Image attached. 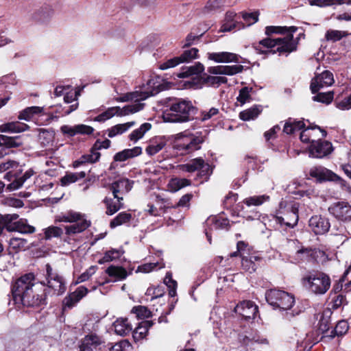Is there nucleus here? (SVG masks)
Wrapping results in <instances>:
<instances>
[{
	"mask_svg": "<svg viewBox=\"0 0 351 351\" xmlns=\"http://www.w3.org/2000/svg\"><path fill=\"white\" fill-rule=\"evenodd\" d=\"M330 314V310L325 311L319 319V330L322 332H325L329 329Z\"/></svg>",
	"mask_w": 351,
	"mask_h": 351,
	"instance_id": "nucleus-51",
	"label": "nucleus"
},
{
	"mask_svg": "<svg viewBox=\"0 0 351 351\" xmlns=\"http://www.w3.org/2000/svg\"><path fill=\"white\" fill-rule=\"evenodd\" d=\"M123 199L122 197H114L113 199L105 197L103 202L106 207V215H112L122 208L123 207Z\"/></svg>",
	"mask_w": 351,
	"mask_h": 351,
	"instance_id": "nucleus-26",
	"label": "nucleus"
},
{
	"mask_svg": "<svg viewBox=\"0 0 351 351\" xmlns=\"http://www.w3.org/2000/svg\"><path fill=\"white\" fill-rule=\"evenodd\" d=\"M239 341L247 349L252 348L254 343L261 344H267L268 341L266 338L261 337L259 334H250V335H241L239 336Z\"/></svg>",
	"mask_w": 351,
	"mask_h": 351,
	"instance_id": "nucleus-25",
	"label": "nucleus"
},
{
	"mask_svg": "<svg viewBox=\"0 0 351 351\" xmlns=\"http://www.w3.org/2000/svg\"><path fill=\"white\" fill-rule=\"evenodd\" d=\"M52 10L47 7H42L36 10L32 14L31 18L38 23H46L51 17Z\"/></svg>",
	"mask_w": 351,
	"mask_h": 351,
	"instance_id": "nucleus-35",
	"label": "nucleus"
},
{
	"mask_svg": "<svg viewBox=\"0 0 351 351\" xmlns=\"http://www.w3.org/2000/svg\"><path fill=\"white\" fill-rule=\"evenodd\" d=\"M103 343L102 338L95 333L86 335L80 346V349L86 351H92V348H97Z\"/></svg>",
	"mask_w": 351,
	"mask_h": 351,
	"instance_id": "nucleus-24",
	"label": "nucleus"
},
{
	"mask_svg": "<svg viewBox=\"0 0 351 351\" xmlns=\"http://www.w3.org/2000/svg\"><path fill=\"white\" fill-rule=\"evenodd\" d=\"M348 35L346 32L329 29L325 34V38L328 41L337 42Z\"/></svg>",
	"mask_w": 351,
	"mask_h": 351,
	"instance_id": "nucleus-47",
	"label": "nucleus"
},
{
	"mask_svg": "<svg viewBox=\"0 0 351 351\" xmlns=\"http://www.w3.org/2000/svg\"><path fill=\"white\" fill-rule=\"evenodd\" d=\"M145 106L144 103L137 102L133 103L130 105H126L122 108L119 106H114L108 108L105 112L99 114L95 117L96 121H104L112 118L114 116L124 117L136 113L142 109Z\"/></svg>",
	"mask_w": 351,
	"mask_h": 351,
	"instance_id": "nucleus-9",
	"label": "nucleus"
},
{
	"mask_svg": "<svg viewBox=\"0 0 351 351\" xmlns=\"http://www.w3.org/2000/svg\"><path fill=\"white\" fill-rule=\"evenodd\" d=\"M110 277L114 278V281L122 280L128 276L127 271L122 267L111 265L106 270Z\"/></svg>",
	"mask_w": 351,
	"mask_h": 351,
	"instance_id": "nucleus-37",
	"label": "nucleus"
},
{
	"mask_svg": "<svg viewBox=\"0 0 351 351\" xmlns=\"http://www.w3.org/2000/svg\"><path fill=\"white\" fill-rule=\"evenodd\" d=\"M204 70V65L200 62H197L194 65L182 67V70L178 73L177 76L179 78H185L194 75L197 76L202 73Z\"/></svg>",
	"mask_w": 351,
	"mask_h": 351,
	"instance_id": "nucleus-29",
	"label": "nucleus"
},
{
	"mask_svg": "<svg viewBox=\"0 0 351 351\" xmlns=\"http://www.w3.org/2000/svg\"><path fill=\"white\" fill-rule=\"evenodd\" d=\"M308 173L311 178H315L318 182L333 180L336 177V174L322 166L313 167L310 169Z\"/></svg>",
	"mask_w": 351,
	"mask_h": 351,
	"instance_id": "nucleus-22",
	"label": "nucleus"
},
{
	"mask_svg": "<svg viewBox=\"0 0 351 351\" xmlns=\"http://www.w3.org/2000/svg\"><path fill=\"white\" fill-rule=\"evenodd\" d=\"M260 110L257 107H252L239 113V118L243 121L254 119L258 117Z\"/></svg>",
	"mask_w": 351,
	"mask_h": 351,
	"instance_id": "nucleus-49",
	"label": "nucleus"
},
{
	"mask_svg": "<svg viewBox=\"0 0 351 351\" xmlns=\"http://www.w3.org/2000/svg\"><path fill=\"white\" fill-rule=\"evenodd\" d=\"M298 203L282 200L279 204L278 215L280 214L283 216L263 217V222L265 226H268L269 228H276L278 225H280V226H285L287 228H293L298 222Z\"/></svg>",
	"mask_w": 351,
	"mask_h": 351,
	"instance_id": "nucleus-3",
	"label": "nucleus"
},
{
	"mask_svg": "<svg viewBox=\"0 0 351 351\" xmlns=\"http://www.w3.org/2000/svg\"><path fill=\"white\" fill-rule=\"evenodd\" d=\"M165 267L163 263H148L139 265L137 268V271L142 273H149L157 268L160 269Z\"/></svg>",
	"mask_w": 351,
	"mask_h": 351,
	"instance_id": "nucleus-52",
	"label": "nucleus"
},
{
	"mask_svg": "<svg viewBox=\"0 0 351 351\" xmlns=\"http://www.w3.org/2000/svg\"><path fill=\"white\" fill-rule=\"evenodd\" d=\"M132 219V215L127 212H121L119 213L110 223L111 228H114L129 222Z\"/></svg>",
	"mask_w": 351,
	"mask_h": 351,
	"instance_id": "nucleus-42",
	"label": "nucleus"
},
{
	"mask_svg": "<svg viewBox=\"0 0 351 351\" xmlns=\"http://www.w3.org/2000/svg\"><path fill=\"white\" fill-rule=\"evenodd\" d=\"M90 226V221L87 220L84 217L72 225L66 226L64 227L65 233L67 235L81 233L86 230Z\"/></svg>",
	"mask_w": 351,
	"mask_h": 351,
	"instance_id": "nucleus-27",
	"label": "nucleus"
},
{
	"mask_svg": "<svg viewBox=\"0 0 351 351\" xmlns=\"http://www.w3.org/2000/svg\"><path fill=\"white\" fill-rule=\"evenodd\" d=\"M302 283L304 287L315 294L322 295L329 289L330 278L323 272L312 271L302 277Z\"/></svg>",
	"mask_w": 351,
	"mask_h": 351,
	"instance_id": "nucleus-5",
	"label": "nucleus"
},
{
	"mask_svg": "<svg viewBox=\"0 0 351 351\" xmlns=\"http://www.w3.org/2000/svg\"><path fill=\"white\" fill-rule=\"evenodd\" d=\"M12 296L16 303L27 306H38L45 303L46 288L40 282H36L32 273L21 276L12 286Z\"/></svg>",
	"mask_w": 351,
	"mask_h": 351,
	"instance_id": "nucleus-2",
	"label": "nucleus"
},
{
	"mask_svg": "<svg viewBox=\"0 0 351 351\" xmlns=\"http://www.w3.org/2000/svg\"><path fill=\"white\" fill-rule=\"evenodd\" d=\"M306 122L308 125H306L304 121L289 118L283 125L282 132H298L300 130L305 132L309 130H319V132H326L324 130H322L318 125L313 124L308 121H306Z\"/></svg>",
	"mask_w": 351,
	"mask_h": 351,
	"instance_id": "nucleus-15",
	"label": "nucleus"
},
{
	"mask_svg": "<svg viewBox=\"0 0 351 351\" xmlns=\"http://www.w3.org/2000/svg\"><path fill=\"white\" fill-rule=\"evenodd\" d=\"M297 30V27L291 26L290 27L280 26H267L265 28V34L268 36L272 34H280L282 36L276 38H265L261 40L258 44H255L254 47L261 53H279L286 54L296 51L298 47L297 39L293 38V33Z\"/></svg>",
	"mask_w": 351,
	"mask_h": 351,
	"instance_id": "nucleus-1",
	"label": "nucleus"
},
{
	"mask_svg": "<svg viewBox=\"0 0 351 351\" xmlns=\"http://www.w3.org/2000/svg\"><path fill=\"white\" fill-rule=\"evenodd\" d=\"M84 217V215L80 213L69 210L56 216L55 221L56 222L75 223Z\"/></svg>",
	"mask_w": 351,
	"mask_h": 351,
	"instance_id": "nucleus-36",
	"label": "nucleus"
},
{
	"mask_svg": "<svg viewBox=\"0 0 351 351\" xmlns=\"http://www.w3.org/2000/svg\"><path fill=\"white\" fill-rule=\"evenodd\" d=\"M142 153V148L136 146L132 149H125L121 152H117L114 156L115 161L123 162L128 159L132 158L141 155Z\"/></svg>",
	"mask_w": 351,
	"mask_h": 351,
	"instance_id": "nucleus-28",
	"label": "nucleus"
},
{
	"mask_svg": "<svg viewBox=\"0 0 351 351\" xmlns=\"http://www.w3.org/2000/svg\"><path fill=\"white\" fill-rule=\"evenodd\" d=\"M269 196L267 195H263L247 197L243 200V202L248 206H260L264 202L269 201Z\"/></svg>",
	"mask_w": 351,
	"mask_h": 351,
	"instance_id": "nucleus-46",
	"label": "nucleus"
},
{
	"mask_svg": "<svg viewBox=\"0 0 351 351\" xmlns=\"http://www.w3.org/2000/svg\"><path fill=\"white\" fill-rule=\"evenodd\" d=\"M252 91V88H250L247 86L242 88L239 90V94L237 98V101L241 103V104H244L246 102H249L251 99L250 92Z\"/></svg>",
	"mask_w": 351,
	"mask_h": 351,
	"instance_id": "nucleus-57",
	"label": "nucleus"
},
{
	"mask_svg": "<svg viewBox=\"0 0 351 351\" xmlns=\"http://www.w3.org/2000/svg\"><path fill=\"white\" fill-rule=\"evenodd\" d=\"M113 328L116 334L120 336L128 335L132 330L131 324L127 318H118L113 323Z\"/></svg>",
	"mask_w": 351,
	"mask_h": 351,
	"instance_id": "nucleus-30",
	"label": "nucleus"
},
{
	"mask_svg": "<svg viewBox=\"0 0 351 351\" xmlns=\"http://www.w3.org/2000/svg\"><path fill=\"white\" fill-rule=\"evenodd\" d=\"M180 169L190 173L199 171L200 176L204 179H207L212 173L210 166L208 163H205L201 158H196L186 164L182 165Z\"/></svg>",
	"mask_w": 351,
	"mask_h": 351,
	"instance_id": "nucleus-13",
	"label": "nucleus"
},
{
	"mask_svg": "<svg viewBox=\"0 0 351 351\" xmlns=\"http://www.w3.org/2000/svg\"><path fill=\"white\" fill-rule=\"evenodd\" d=\"M324 252L319 250L302 246L295 252L294 259L296 262H315L319 256H324Z\"/></svg>",
	"mask_w": 351,
	"mask_h": 351,
	"instance_id": "nucleus-18",
	"label": "nucleus"
},
{
	"mask_svg": "<svg viewBox=\"0 0 351 351\" xmlns=\"http://www.w3.org/2000/svg\"><path fill=\"white\" fill-rule=\"evenodd\" d=\"M132 311L140 319L148 318L151 316V311L144 306H134Z\"/></svg>",
	"mask_w": 351,
	"mask_h": 351,
	"instance_id": "nucleus-58",
	"label": "nucleus"
},
{
	"mask_svg": "<svg viewBox=\"0 0 351 351\" xmlns=\"http://www.w3.org/2000/svg\"><path fill=\"white\" fill-rule=\"evenodd\" d=\"M349 326L346 321L341 320L337 322L335 328L332 331V335L331 336H341L347 332L348 330Z\"/></svg>",
	"mask_w": 351,
	"mask_h": 351,
	"instance_id": "nucleus-53",
	"label": "nucleus"
},
{
	"mask_svg": "<svg viewBox=\"0 0 351 351\" xmlns=\"http://www.w3.org/2000/svg\"><path fill=\"white\" fill-rule=\"evenodd\" d=\"M132 346L128 340H122L111 347L110 351H130Z\"/></svg>",
	"mask_w": 351,
	"mask_h": 351,
	"instance_id": "nucleus-62",
	"label": "nucleus"
},
{
	"mask_svg": "<svg viewBox=\"0 0 351 351\" xmlns=\"http://www.w3.org/2000/svg\"><path fill=\"white\" fill-rule=\"evenodd\" d=\"M27 243L25 239L13 237L9 241V248L15 252L24 250L27 247Z\"/></svg>",
	"mask_w": 351,
	"mask_h": 351,
	"instance_id": "nucleus-44",
	"label": "nucleus"
},
{
	"mask_svg": "<svg viewBox=\"0 0 351 351\" xmlns=\"http://www.w3.org/2000/svg\"><path fill=\"white\" fill-rule=\"evenodd\" d=\"M164 103L169 107L163 115L166 121L185 122L189 120V112L193 108L191 101L177 98H166Z\"/></svg>",
	"mask_w": 351,
	"mask_h": 351,
	"instance_id": "nucleus-4",
	"label": "nucleus"
},
{
	"mask_svg": "<svg viewBox=\"0 0 351 351\" xmlns=\"http://www.w3.org/2000/svg\"><path fill=\"white\" fill-rule=\"evenodd\" d=\"M265 299L274 309L280 311L289 310L295 304V298L292 294L279 289L267 291Z\"/></svg>",
	"mask_w": 351,
	"mask_h": 351,
	"instance_id": "nucleus-6",
	"label": "nucleus"
},
{
	"mask_svg": "<svg viewBox=\"0 0 351 351\" xmlns=\"http://www.w3.org/2000/svg\"><path fill=\"white\" fill-rule=\"evenodd\" d=\"M13 230L23 234H32L36 231V228L28 224L27 219H20L14 223Z\"/></svg>",
	"mask_w": 351,
	"mask_h": 351,
	"instance_id": "nucleus-40",
	"label": "nucleus"
},
{
	"mask_svg": "<svg viewBox=\"0 0 351 351\" xmlns=\"http://www.w3.org/2000/svg\"><path fill=\"white\" fill-rule=\"evenodd\" d=\"M191 184V181L186 178H173L169 184V190L171 192H176L182 188Z\"/></svg>",
	"mask_w": 351,
	"mask_h": 351,
	"instance_id": "nucleus-41",
	"label": "nucleus"
},
{
	"mask_svg": "<svg viewBox=\"0 0 351 351\" xmlns=\"http://www.w3.org/2000/svg\"><path fill=\"white\" fill-rule=\"evenodd\" d=\"M347 304L346 298L342 294H339L332 298L331 301V308L334 310L340 308Z\"/></svg>",
	"mask_w": 351,
	"mask_h": 351,
	"instance_id": "nucleus-61",
	"label": "nucleus"
},
{
	"mask_svg": "<svg viewBox=\"0 0 351 351\" xmlns=\"http://www.w3.org/2000/svg\"><path fill=\"white\" fill-rule=\"evenodd\" d=\"M45 280L42 282L49 289V293L56 295H62L66 289L64 278L58 274L49 264L45 265Z\"/></svg>",
	"mask_w": 351,
	"mask_h": 351,
	"instance_id": "nucleus-8",
	"label": "nucleus"
},
{
	"mask_svg": "<svg viewBox=\"0 0 351 351\" xmlns=\"http://www.w3.org/2000/svg\"><path fill=\"white\" fill-rule=\"evenodd\" d=\"M219 113V110L218 108L212 107L208 110H204L201 111L199 119L202 121L208 120L213 117L214 116L217 115Z\"/></svg>",
	"mask_w": 351,
	"mask_h": 351,
	"instance_id": "nucleus-60",
	"label": "nucleus"
},
{
	"mask_svg": "<svg viewBox=\"0 0 351 351\" xmlns=\"http://www.w3.org/2000/svg\"><path fill=\"white\" fill-rule=\"evenodd\" d=\"M110 141L108 139H105L104 141L97 140L92 147L90 152L89 154L83 155L80 158V160H76L74 162V167H77L80 164L86 162L94 163L98 161L101 156L99 150L102 148L107 149L110 147Z\"/></svg>",
	"mask_w": 351,
	"mask_h": 351,
	"instance_id": "nucleus-11",
	"label": "nucleus"
},
{
	"mask_svg": "<svg viewBox=\"0 0 351 351\" xmlns=\"http://www.w3.org/2000/svg\"><path fill=\"white\" fill-rule=\"evenodd\" d=\"M206 225L210 227V229H228L229 220L221 217L211 216L206 221Z\"/></svg>",
	"mask_w": 351,
	"mask_h": 351,
	"instance_id": "nucleus-34",
	"label": "nucleus"
},
{
	"mask_svg": "<svg viewBox=\"0 0 351 351\" xmlns=\"http://www.w3.org/2000/svg\"><path fill=\"white\" fill-rule=\"evenodd\" d=\"M178 141L173 145V148L181 152V154H190L201 148L204 142V137L195 136L193 134L176 137Z\"/></svg>",
	"mask_w": 351,
	"mask_h": 351,
	"instance_id": "nucleus-10",
	"label": "nucleus"
},
{
	"mask_svg": "<svg viewBox=\"0 0 351 351\" xmlns=\"http://www.w3.org/2000/svg\"><path fill=\"white\" fill-rule=\"evenodd\" d=\"M234 311L245 319H254L258 312V306L250 300H245L238 304Z\"/></svg>",
	"mask_w": 351,
	"mask_h": 351,
	"instance_id": "nucleus-19",
	"label": "nucleus"
},
{
	"mask_svg": "<svg viewBox=\"0 0 351 351\" xmlns=\"http://www.w3.org/2000/svg\"><path fill=\"white\" fill-rule=\"evenodd\" d=\"M159 86H160L158 85L156 87H152L151 90L134 91L127 93L121 97L116 98L115 100L118 102H128L132 101H134V103L141 102L149 97L157 94L160 90Z\"/></svg>",
	"mask_w": 351,
	"mask_h": 351,
	"instance_id": "nucleus-14",
	"label": "nucleus"
},
{
	"mask_svg": "<svg viewBox=\"0 0 351 351\" xmlns=\"http://www.w3.org/2000/svg\"><path fill=\"white\" fill-rule=\"evenodd\" d=\"M134 182L128 178H121L112 183L110 190L114 197H118L119 194L128 193L133 187Z\"/></svg>",
	"mask_w": 351,
	"mask_h": 351,
	"instance_id": "nucleus-21",
	"label": "nucleus"
},
{
	"mask_svg": "<svg viewBox=\"0 0 351 351\" xmlns=\"http://www.w3.org/2000/svg\"><path fill=\"white\" fill-rule=\"evenodd\" d=\"M224 75H234L235 74L241 73L243 70V66L240 64L235 65H226L223 66Z\"/></svg>",
	"mask_w": 351,
	"mask_h": 351,
	"instance_id": "nucleus-63",
	"label": "nucleus"
},
{
	"mask_svg": "<svg viewBox=\"0 0 351 351\" xmlns=\"http://www.w3.org/2000/svg\"><path fill=\"white\" fill-rule=\"evenodd\" d=\"M167 141L165 136L156 137L150 141L145 152L149 156H154L158 153L166 145Z\"/></svg>",
	"mask_w": 351,
	"mask_h": 351,
	"instance_id": "nucleus-31",
	"label": "nucleus"
},
{
	"mask_svg": "<svg viewBox=\"0 0 351 351\" xmlns=\"http://www.w3.org/2000/svg\"><path fill=\"white\" fill-rule=\"evenodd\" d=\"M63 231L62 228L53 226H49L44 230L45 239L46 240H50L52 238L60 237Z\"/></svg>",
	"mask_w": 351,
	"mask_h": 351,
	"instance_id": "nucleus-48",
	"label": "nucleus"
},
{
	"mask_svg": "<svg viewBox=\"0 0 351 351\" xmlns=\"http://www.w3.org/2000/svg\"><path fill=\"white\" fill-rule=\"evenodd\" d=\"M22 145L20 136H8L0 134V146L6 147H17Z\"/></svg>",
	"mask_w": 351,
	"mask_h": 351,
	"instance_id": "nucleus-39",
	"label": "nucleus"
},
{
	"mask_svg": "<svg viewBox=\"0 0 351 351\" xmlns=\"http://www.w3.org/2000/svg\"><path fill=\"white\" fill-rule=\"evenodd\" d=\"M164 282L169 288V295L174 297L176 295L177 282L172 278V274L170 272L167 273Z\"/></svg>",
	"mask_w": 351,
	"mask_h": 351,
	"instance_id": "nucleus-50",
	"label": "nucleus"
},
{
	"mask_svg": "<svg viewBox=\"0 0 351 351\" xmlns=\"http://www.w3.org/2000/svg\"><path fill=\"white\" fill-rule=\"evenodd\" d=\"M31 125L19 121H13L0 125V132H25L30 130Z\"/></svg>",
	"mask_w": 351,
	"mask_h": 351,
	"instance_id": "nucleus-33",
	"label": "nucleus"
},
{
	"mask_svg": "<svg viewBox=\"0 0 351 351\" xmlns=\"http://www.w3.org/2000/svg\"><path fill=\"white\" fill-rule=\"evenodd\" d=\"M333 150L332 143L326 141H313L309 147V154L314 158H323Z\"/></svg>",
	"mask_w": 351,
	"mask_h": 351,
	"instance_id": "nucleus-17",
	"label": "nucleus"
},
{
	"mask_svg": "<svg viewBox=\"0 0 351 351\" xmlns=\"http://www.w3.org/2000/svg\"><path fill=\"white\" fill-rule=\"evenodd\" d=\"M241 265L243 269L250 273H252L256 271L257 265L252 258H249L247 256H243L241 261Z\"/></svg>",
	"mask_w": 351,
	"mask_h": 351,
	"instance_id": "nucleus-59",
	"label": "nucleus"
},
{
	"mask_svg": "<svg viewBox=\"0 0 351 351\" xmlns=\"http://www.w3.org/2000/svg\"><path fill=\"white\" fill-rule=\"evenodd\" d=\"M240 56L236 53L222 51L208 53V58L215 62H239Z\"/></svg>",
	"mask_w": 351,
	"mask_h": 351,
	"instance_id": "nucleus-23",
	"label": "nucleus"
},
{
	"mask_svg": "<svg viewBox=\"0 0 351 351\" xmlns=\"http://www.w3.org/2000/svg\"><path fill=\"white\" fill-rule=\"evenodd\" d=\"M34 173V171L30 169L27 170L23 176L16 178L12 182L9 184L7 186L8 190L12 191H15L21 188L24 182L29 178H30Z\"/></svg>",
	"mask_w": 351,
	"mask_h": 351,
	"instance_id": "nucleus-38",
	"label": "nucleus"
},
{
	"mask_svg": "<svg viewBox=\"0 0 351 351\" xmlns=\"http://www.w3.org/2000/svg\"><path fill=\"white\" fill-rule=\"evenodd\" d=\"M308 226L315 234H323L328 231L330 224L328 219L314 215L310 218Z\"/></svg>",
	"mask_w": 351,
	"mask_h": 351,
	"instance_id": "nucleus-20",
	"label": "nucleus"
},
{
	"mask_svg": "<svg viewBox=\"0 0 351 351\" xmlns=\"http://www.w3.org/2000/svg\"><path fill=\"white\" fill-rule=\"evenodd\" d=\"M43 108L42 107H27L19 112L18 119L37 125H47L53 120L58 121V117L57 116L45 114L43 113Z\"/></svg>",
	"mask_w": 351,
	"mask_h": 351,
	"instance_id": "nucleus-7",
	"label": "nucleus"
},
{
	"mask_svg": "<svg viewBox=\"0 0 351 351\" xmlns=\"http://www.w3.org/2000/svg\"><path fill=\"white\" fill-rule=\"evenodd\" d=\"M123 254L122 250L111 249L106 252L104 256L99 261V263L103 264L119 258Z\"/></svg>",
	"mask_w": 351,
	"mask_h": 351,
	"instance_id": "nucleus-43",
	"label": "nucleus"
},
{
	"mask_svg": "<svg viewBox=\"0 0 351 351\" xmlns=\"http://www.w3.org/2000/svg\"><path fill=\"white\" fill-rule=\"evenodd\" d=\"M77 92L66 93L64 96V101L66 104L75 101V104L69 107V109L65 110L64 114L67 115L77 109L78 106V103L77 102Z\"/></svg>",
	"mask_w": 351,
	"mask_h": 351,
	"instance_id": "nucleus-45",
	"label": "nucleus"
},
{
	"mask_svg": "<svg viewBox=\"0 0 351 351\" xmlns=\"http://www.w3.org/2000/svg\"><path fill=\"white\" fill-rule=\"evenodd\" d=\"M77 176L78 175L75 174V173H66L60 180L61 185L63 186H66L77 182Z\"/></svg>",
	"mask_w": 351,
	"mask_h": 351,
	"instance_id": "nucleus-64",
	"label": "nucleus"
},
{
	"mask_svg": "<svg viewBox=\"0 0 351 351\" xmlns=\"http://www.w3.org/2000/svg\"><path fill=\"white\" fill-rule=\"evenodd\" d=\"M333 99V92L319 93L313 97V100L317 102H322L326 104H330Z\"/></svg>",
	"mask_w": 351,
	"mask_h": 351,
	"instance_id": "nucleus-56",
	"label": "nucleus"
},
{
	"mask_svg": "<svg viewBox=\"0 0 351 351\" xmlns=\"http://www.w3.org/2000/svg\"><path fill=\"white\" fill-rule=\"evenodd\" d=\"M94 129L88 125L80 124L71 128L68 125H62L61 127V132H93Z\"/></svg>",
	"mask_w": 351,
	"mask_h": 351,
	"instance_id": "nucleus-54",
	"label": "nucleus"
},
{
	"mask_svg": "<svg viewBox=\"0 0 351 351\" xmlns=\"http://www.w3.org/2000/svg\"><path fill=\"white\" fill-rule=\"evenodd\" d=\"M334 83L333 74L329 71H324L319 74H316L312 79L310 88L313 94H315L324 86H329Z\"/></svg>",
	"mask_w": 351,
	"mask_h": 351,
	"instance_id": "nucleus-16",
	"label": "nucleus"
},
{
	"mask_svg": "<svg viewBox=\"0 0 351 351\" xmlns=\"http://www.w3.org/2000/svg\"><path fill=\"white\" fill-rule=\"evenodd\" d=\"M198 51L199 50L197 48H191L184 51L180 56L182 62H189L197 58L198 57Z\"/></svg>",
	"mask_w": 351,
	"mask_h": 351,
	"instance_id": "nucleus-55",
	"label": "nucleus"
},
{
	"mask_svg": "<svg viewBox=\"0 0 351 351\" xmlns=\"http://www.w3.org/2000/svg\"><path fill=\"white\" fill-rule=\"evenodd\" d=\"M328 210L329 213L338 221L342 222L351 221V205L347 202H334Z\"/></svg>",
	"mask_w": 351,
	"mask_h": 351,
	"instance_id": "nucleus-12",
	"label": "nucleus"
},
{
	"mask_svg": "<svg viewBox=\"0 0 351 351\" xmlns=\"http://www.w3.org/2000/svg\"><path fill=\"white\" fill-rule=\"evenodd\" d=\"M153 326L152 321H143L134 329L132 337L135 341H138L146 337L149 329Z\"/></svg>",
	"mask_w": 351,
	"mask_h": 351,
	"instance_id": "nucleus-32",
	"label": "nucleus"
}]
</instances>
